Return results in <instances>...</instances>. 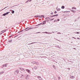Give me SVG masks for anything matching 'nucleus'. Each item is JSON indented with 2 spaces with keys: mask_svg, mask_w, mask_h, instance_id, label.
Instances as JSON below:
<instances>
[{
  "mask_svg": "<svg viewBox=\"0 0 80 80\" xmlns=\"http://www.w3.org/2000/svg\"><path fill=\"white\" fill-rule=\"evenodd\" d=\"M33 28L30 27L29 28L28 27L25 29V30H25V31H28V30H32V29H33Z\"/></svg>",
  "mask_w": 80,
  "mask_h": 80,
  "instance_id": "f257e3e1",
  "label": "nucleus"
},
{
  "mask_svg": "<svg viewBox=\"0 0 80 80\" xmlns=\"http://www.w3.org/2000/svg\"><path fill=\"white\" fill-rule=\"evenodd\" d=\"M19 72H20L19 70H16L14 73L15 75H17L18 73H19Z\"/></svg>",
  "mask_w": 80,
  "mask_h": 80,
  "instance_id": "f03ea898",
  "label": "nucleus"
},
{
  "mask_svg": "<svg viewBox=\"0 0 80 80\" xmlns=\"http://www.w3.org/2000/svg\"><path fill=\"white\" fill-rule=\"evenodd\" d=\"M26 71L29 74H31V71L30 69H25Z\"/></svg>",
  "mask_w": 80,
  "mask_h": 80,
  "instance_id": "7ed1b4c3",
  "label": "nucleus"
},
{
  "mask_svg": "<svg viewBox=\"0 0 80 80\" xmlns=\"http://www.w3.org/2000/svg\"><path fill=\"white\" fill-rule=\"evenodd\" d=\"M7 65H8V63H6L5 64H4L2 65V68H3L4 67H7Z\"/></svg>",
  "mask_w": 80,
  "mask_h": 80,
  "instance_id": "20e7f679",
  "label": "nucleus"
},
{
  "mask_svg": "<svg viewBox=\"0 0 80 80\" xmlns=\"http://www.w3.org/2000/svg\"><path fill=\"white\" fill-rule=\"evenodd\" d=\"M44 33H46V34H52V32H44Z\"/></svg>",
  "mask_w": 80,
  "mask_h": 80,
  "instance_id": "39448f33",
  "label": "nucleus"
},
{
  "mask_svg": "<svg viewBox=\"0 0 80 80\" xmlns=\"http://www.w3.org/2000/svg\"><path fill=\"white\" fill-rule=\"evenodd\" d=\"M42 25H45L46 24V21H44L42 22Z\"/></svg>",
  "mask_w": 80,
  "mask_h": 80,
  "instance_id": "423d86ee",
  "label": "nucleus"
},
{
  "mask_svg": "<svg viewBox=\"0 0 80 80\" xmlns=\"http://www.w3.org/2000/svg\"><path fill=\"white\" fill-rule=\"evenodd\" d=\"M29 75H28L25 78L27 80H28L29 78Z\"/></svg>",
  "mask_w": 80,
  "mask_h": 80,
  "instance_id": "0eeeda50",
  "label": "nucleus"
},
{
  "mask_svg": "<svg viewBox=\"0 0 80 80\" xmlns=\"http://www.w3.org/2000/svg\"><path fill=\"white\" fill-rule=\"evenodd\" d=\"M41 18H45V16L44 15H41Z\"/></svg>",
  "mask_w": 80,
  "mask_h": 80,
  "instance_id": "6e6552de",
  "label": "nucleus"
},
{
  "mask_svg": "<svg viewBox=\"0 0 80 80\" xmlns=\"http://www.w3.org/2000/svg\"><path fill=\"white\" fill-rule=\"evenodd\" d=\"M38 78H39V79H40V80H42V78H41V76H38Z\"/></svg>",
  "mask_w": 80,
  "mask_h": 80,
  "instance_id": "1a4fd4ad",
  "label": "nucleus"
},
{
  "mask_svg": "<svg viewBox=\"0 0 80 80\" xmlns=\"http://www.w3.org/2000/svg\"><path fill=\"white\" fill-rule=\"evenodd\" d=\"M62 13H68V12H70V11H62Z\"/></svg>",
  "mask_w": 80,
  "mask_h": 80,
  "instance_id": "9d476101",
  "label": "nucleus"
},
{
  "mask_svg": "<svg viewBox=\"0 0 80 80\" xmlns=\"http://www.w3.org/2000/svg\"><path fill=\"white\" fill-rule=\"evenodd\" d=\"M3 73H4V71H2L1 72H0V74L1 75H2V74H3Z\"/></svg>",
  "mask_w": 80,
  "mask_h": 80,
  "instance_id": "9b49d317",
  "label": "nucleus"
},
{
  "mask_svg": "<svg viewBox=\"0 0 80 80\" xmlns=\"http://www.w3.org/2000/svg\"><path fill=\"white\" fill-rule=\"evenodd\" d=\"M71 11L72 12H73V13H74L76 12V11H75V10H71Z\"/></svg>",
  "mask_w": 80,
  "mask_h": 80,
  "instance_id": "f8f14e48",
  "label": "nucleus"
},
{
  "mask_svg": "<svg viewBox=\"0 0 80 80\" xmlns=\"http://www.w3.org/2000/svg\"><path fill=\"white\" fill-rule=\"evenodd\" d=\"M52 67L54 69H56L57 68H56V67H55V66L53 65L52 66Z\"/></svg>",
  "mask_w": 80,
  "mask_h": 80,
  "instance_id": "ddd939ff",
  "label": "nucleus"
},
{
  "mask_svg": "<svg viewBox=\"0 0 80 80\" xmlns=\"http://www.w3.org/2000/svg\"><path fill=\"white\" fill-rule=\"evenodd\" d=\"M6 31H7V30L6 29H5V30H2V31H1V33H2H2L3 32H6Z\"/></svg>",
  "mask_w": 80,
  "mask_h": 80,
  "instance_id": "4468645a",
  "label": "nucleus"
},
{
  "mask_svg": "<svg viewBox=\"0 0 80 80\" xmlns=\"http://www.w3.org/2000/svg\"><path fill=\"white\" fill-rule=\"evenodd\" d=\"M9 13H10V12H7L6 13H5L6 14V15H8Z\"/></svg>",
  "mask_w": 80,
  "mask_h": 80,
  "instance_id": "2eb2a0df",
  "label": "nucleus"
},
{
  "mask_svg": "<svg viewBox=\"0 0 80 80\" xmlns=\"http://www.w3.org/2000/svg\"><path fill=\"white\" fill-rule=\"evenodd\" d=\"M75 78V76H71V78H72V79H73V78Z\"/></svg>",
  "mask_w": 80,
  "mask_h": 80,
  "instance_id": "dca6fc26",
  "label": "nucleus"
},
{
  "mask_svg": "<svg viewBox=\"0 0 80 80\" xmlns=\"http://www.w3.org/2000/svg\"><path fill=\"white\" fill-rule=\"evenodd\" d=\"M21 71H25V69H24V68H22V69L21 70Z\"/></svg>",
  "mask_w": 80,
  "mask_h": 80,
  "instance_id": "f3484780",
  "label": "nucleus"
},
{
  "mask_svg": "<svg viewBox=\"0 0 80 80\" xmlns=\"http://www.w3.org/2000/svg\"><path fill=\"white\" fill-rule=\"evenodd\" d=\"M11 12H12V13H15V11H14V10H12V11H11Z\"/></svg>",
  "mask_w": 80,
  "mask_h": 80,
  "instance_id": "a211bd4d",
  "label": "nucleus"
},
{
  "mask_svg": "<svg viewBox=\"0 0 80 80\" xmlns=\"http://www.w3.org/2000/svg\"><path fill=\"white\" fill-rule=\"evenodd\" d=\"M61 8L62 9H64V8H65V7H64V6H62Z\"/></svg>",
  "mask_w": 80,
  "mask_h": 80,
  "instance_id": "6ab92c4d",
  "label": "nucleus"
},
{
  "mask_svg": "<svg viewBox=\"0 0 80 80\" xmlns=\"http://www.w3.org/2000/svg\"><path fill=\"white\" fill-rule=\"evenodd\" d=\"M72 10H76L77 8H72Z\"/></svg>",
  "mask_w": 80,
  "mask_h": 80,
  "instance_id": "aec40b11",
  "label": "nucleus"
},
{
  "mask_svg": "<svg viewBox=\"0 0 80 80\" xmlns=\"http://www.w3.org/2000/svg\"><path fill=\"white\" fill-rule=\"evenodd\" d=\"M6 15V14H5V13H4V14H3L2 15V16H5Z\"/></svg>",
  "mask_w": 80,
  "mask_h": 80,
  "instance_id": "412c9836",
  "label": "nucleus"
},
{
  "mask_svg": "<svg viewBox=\"0 0 80 80\" xmlns=\"http://www.w3.org/2000/svg\"><path fill=\"white\" fill-rule=\"evenodd\" d=\"M22 73H23V74H25V73H26L25 72V71H23L22 72H21Z\"/></svg>",
  "mask_w": 80,
  "mask_h": 80,
  "instance_id": "4be33fe9",
  "label": "nucleus"
},
{
  "mask_svg": "<svg viewBox=\"0 0 80 80\" xmlns=\"http://www.w3.org/2000/svg\"><path fill=\"white\" fill-rule=\"evenodd\" d=\"M12 42V40H9L8 41V42H9V43H11V42Z\"/></svg>",
  "mask_w": 80,
  "mask_h": 80,
  "instance_id": "5701e85b",
  "label": "nucleus"
},
{
  "mask_svg": "<svg viewBox=\"0 0 80 80\" xmlns=\"http://www.w3.org/2000/svg\"><path fill=\"white\" fill-rule=\"evenodd\" d=\"M19 70H21V71H22V68H19Z\"/></svg>",
  "mask_w": 80,
  "mask_h": 80,
  "instance_id": "b1692460",
  "label": "nucleus"
},
{
  "mask_svg": "<svg viewBox=\"0 0 80 80\" xmlns=\"http://www.w3.org/2000/svg\"><path fill=\"white\" fill-rule=\"evenodd\" d=\"M58 14H57L54 15V17H57V16H58Z\"/></svg>",
  "mask_w": 80,
  "mask_h": 80,
  "instance_id": "393cba45",
  "label": "nucleus"
},
{
  "mask_svg": "<svg viewBox=\"0 0 80 80\" xmlns=\"http://www.w3.org/2000/svg\"><path fill=\"white\" fill-rule=\"evenodd\" d=\"M45 21H46V22H48L50 21V20H46Z\"/></svg>",
  "mask_w": 80,
  "mask_h": 80,
  "instance_id": "a878e982",
  "label": "nucleus"
},
{
  "mask_svg": "<svg viewBox=\"0 0 80 80\" xmlns=\"http://www.w3.org/2000/svg\"><path fill=\"white\" fill-rule=\"evenodd\" d=\"M40 25H41L40 24V23L39 24L37 25H36V26L37 27V26H40Z\"/></svg>",
  "mask_w": 80,
  "mask_h": 80,
  "instance_id": "bb28decb",
  "label": "nucleus"
},
{
  "mask_svg": "<svg viewBox=\"0 0 80 80\" xmlns=\"http://www.w3.org/2000/svg\"><path fill=\"white\" fill-rule=\"evenodd\" d=\"M54 20V18L50 19V21H52V20Z\"/></svg>",
  "mask_w": 80,
  "mask_h": 80,
  "instance_id": "cd10ccee",
  "label": "nucleus"
},
{
  "mask_svg": "<svg viewBox=\"0 0 80 80\" xmlns=\"http://www.w3.org/2000/svg\"><path fill=\"white\" fill-rule=\"evenodd\" d=\"M48 20H50V18H49V17H48Z\"/></svg>",
  "mask_w": 80,
  "mask_h": 80,
  "instance_id": "c85d7f7f",
  "label": "nucleus"
},
{
  "mask_svg": "<svg viewBox=\"0 0 80 80\" xmlns=\"http://www.w3.org/2000/svg\"><path fill=\"white\" fill-rule=\"evenodd\" d=\"M24 30H25V29H23L22 31H20L21 32H23V31H24Z\"/></svg>",
  "mask_w": 80,
  "mask_h": 80,
  "instance_id": "c756f323",
  "label": "nucleus"
},
{
  "mask_svg": "<svg viewBox=\"0 0 80 80\" xmlns=\"http://www.w3.org/2000/svg\"><path fill=\"white\" fill-rule=\"evenodd\" d=\"M34 17H38V15L35 16Z\"/></svg>",
  "mask_w": 80,
  "mask_h": 80,
  "instance_id": "7c9ffc66",
  "label": "nucleus"
},
{
  "mask_svg": "<svg viewBox=\"0 0 80 80\" xmlns=\"http://www.w3.org/2000/svg\"><path fill=\"white\" fill-rule=\"evenodd\" d=\"M58 78L59 79L58 80H60V78L59 77H58Z\"/></svg>",
  "mask_w": 80,
  "mask_h": 80,
  "instance_id": "2f4dec72",
  "label": "nucleus"
},
{
  "mask_svg": "<svg viewBox=\"0 0 80 80\" xmlns=\"http://www.w3.org/2000/svg\"><path fill=\"white\" fill-rule=\"evenodd\" d=\"M57 34H61V33L60 32H58L57 33Z\"/></svg>",
  "mask_w": 80,
  "mask_h": 80,
  "instance_id": "473e14b6",
  "label": "nucleus"
},
{
  "mask_svg": "<svg viewBox=\"0 0 80 80\" xmlns=\"http://www.w3.org/2000/svg\"><path fill=\"white\" fill-rule=\"evenodd\" d=\"M57 21H58V22H59V21H60V19H58L57 20Z\"/></svg>",
  "mask_w": 80,
  "mask_h": 80,
  "instance_id": "72a5a7b5",
  "label": "nucleus"
},
{
  "mask_svg": "<svg viewBox=\"0 0 80 80\" xmlns=\"http://www.w3.org/2000/svg\"><path fill=\"white\" fill-rule=\"evenodd\" d=\"M38 17H39V18H41V16L38 15Z\"/></svg>",
  "mask_w": 80,
  "mask_h": 80,
  "instance_id": "f704fd0d",
  "label": "nucleus"
},
{
  "mask_svg": "<svg viewBox=\"0 0 80 80\" xmlns=\"http://www.w3.org/2000/svg\"><path fill=\"white\" fill-rule=\"evenodd\" d=\"M34 68H35V69H37V68L36 67H34Z\"/></svg>",
  "mask_w": 80,
  "mask_h": 80,
  "instance_id": "c9c22d12",
  "label": "nucleus"
},
{
  "mask_svg": "<svg viewBox=\"0 0 80 80\" xmlns=\"http://www.w3.org/2000/svg\"><path fill=\"white\" fill-rule=\"evenodd\" d=\"M54 13H57V11H55V12H54Z\"/></svg>",
  "mask_w": 80,
  "mask_h": 80,
  "instance_id": "e433bc0d",
  "label": "nucleus"
},
{
  "mask_svg": "<svg viewBox=\"0 0 80 80\" xmlns=\"http://www.w3.org/2000/svg\"><path fill=\"white\" fill-rule=\"evenodd\" d=\"M4 32H2L1 33H0V35H2V33H4Z\"/></svg>",
  "mask_w": 80,
  "mask_h": 80,
  "instance_id": "4c0bfd02",
  "label": "nucleus"
},
{
  "mask_svg": "<svg viewBox=\"0 0 80 80\" xmlns=\"http://www.w3.org/2000/svg\"><path fill=\"white\" fill-rule=\"evenodd\" d=\"M45 20H48V17H47L45 18Z\"/></svg>",
  "mask_w": 80,
  "mask_h": 80,
  "instance_id": "58836bf2",
  "label": "nucleus"
},
{
  "mask_svg": "<svg viewBox=\"0 0 80 80\" xmlns=\"http://www.w3.org/2000/svg\"><path fill=\"white\" fill-rule=\"evenodd\" d=\"M51 15H53V12H51Z\"/></svg>",
  "mask_w": 80,
  "mask_h": 80,
  "instance_id": "ea45409f",
  "label": "nucleus"
},
{
  "mask_svg": "<svg viewBox=\"0 0 80 80\" xmlns=\"http://www.w3.org/2000/svg\"><path fill=\"white\" fill-rule=\"evenodd\" d=\"M57 22V20H55L54 21V22Z\"/></svg>",
  "mask_w": 80,
  "mask_h": 80,
  "instance_id": "a19ab883",
  "label": "nucleus"
},
{
  "mask_svg": "<svg viewBox=\"0 0 80 80\" xmlns=\"http://www.w3.org/2000/svg\"><path fill=\"white\" fill-rule=\"evenodd\" d=\"M41 25H43V22H41L40 23Z\"/></svg>",
  "mask_w": 80,
  "mask_h": 80,
  "instance_id": "79ce46f5",
  "label": "nucleus"
},
{
  "mask_svg": "<svg viewBox=\"0 0 80 80\" xmlns=\"http://www.w3.org/2000/svg\"><path fill=\"white\" fill-rule=\"evenodd\" d=\"M22 78H23V77H24V75H22Z\"/></svg>",
  "mask_w": 80,
  "mask_h": 80,
  "instance_id": "37998d69",
  "label": "nucleus"
},
{
  "mask_svg": "<svg viewBox=\"0 0 80 80\" xmlns=\"http://www.w3.org/2000/svg\"><path fill=\"white\" fill-rule=\"evenodd\" d=\"M20 32H22V31H18V33H20Z\"/></svg>",
  "mask_w": 80,
  "mask_h": 80,
  "instance_id": "c03bdc74",
  "label": "nucleus"
},
{
  "mask_svg": "<svg viewBox=\"0 0 80 80\" xmlns=\"http://www.w3.org/2000/svg\"><path fill=\"white\" fill-rule=\"evenodd\" d=\"M41 33L40 32H38L36 33Z\"/></svg>",
  "mask_w": 80,
  "mask_h": 80,
  "instance_id": "a18cd8bd",
  "label": "nucleus"
},
{
  "mask_svg": "<svg viewBox=\"0 0 80 80\" xmlns=\"http://www.w3.org/2000/svg\"><path fill=\"white\" fill-rule=\"evenodd\" d=\"M32 63H35V62H32Z\"/></svg>",
  "mask_w": 80,
  "mask_h": 80,
  "instance_id": "49530a36",
  "label": "nucleus"
},
{
  "mask_svg": "<svg viewBox=\"0 0 80 80\" xmlns=\"http://www.w3.org/2000/svg\"><path fill=\"white\" fill-rule=\"evenodd\" d=\"M76 33H77V34H79V32H77Z\"/></svg>",
  "mask_w": 80,
  "mask_h": 80,
  "instance_id": "de8ad7c7",
  "label": "nucleus"
},
{
  "mask_svg": "<svg viewBox=\"0 0 80 80\" xmlns=\"http://www.w3.org/2000/svg\"><path fill=\"white\" fill-rule=\"evenodd\" d=\"M73 38H74V39H75V40H76V38H75V37H72Z\"/></svg>",
  "mask_w": 80,
  "mask_h": 80,
  "instance_id": "09e8293b",
  "label": "nucleus"
},
{
  "mask_svg": "<svg viewBox=\"0 0 80 80\" xmlns=\"http://www.w3.org/2000/svg\"><path fill=\"white\" fill-rule=\"evenodd\" d=\"M50 17H53L52 16V15H50Z\"/></svg>",
  "mask_w": 80,
  "mask_h": 80,
  "instance_id": "8fccbe9b",
  "label": "nucleus"
},
{
  "mask_svg": "<svg viewBox=\"0 0 80 80\" xmlns=\"http://www.w3.org/2000/svg\"><path fill=\"white\" fill-rule=\"evenodd\" d=\"M78 40H80V38H77Z\"/></svg>",
  "mask_w": 80,
  "mask_h": 80,
  "instance_id": "3c124183",
  "label": "nucleus"
},
{
  "mask_svg": "<svg viewBox=\"0 0 80 80\" xmlns=\"http://www.w3.org/2000/svg\"><path fill=\"white\" fill-rule=\"evenodd\" d=\"M26 2V3H28V0Z\"/></svg>",
  "mask_w": 80,
  "mask_h": 80,
  "instance_id": "603ef678",
  "label": "nucleus"
},
{
  "mask_svg": "<svg viewBox=\"0 0 80 80\" xmlns=\"http://www.w3.org/2000/svg\"><path fill=\"white\" fill-rule=\"evenodd\" d=\"M29 2H31L32 1V0H28Z\"/></svg>",
  "mask_w": 80,
  "mask_h": 80,
  "instance_id": "864d4df0",
  "label": "nucleus"
},
{
  "mask_svg": "<svg viewBox=\"0 0 80 80\" xmlns=\"http://www.w3.org/2000/svg\"><path fill=\"white\" fill-rule=\"evenodd\" d=\"M33 43H31L29 44L28 45H31V44H32Z\"/></svg>",
  "mask_w": 80,
  "mask_h": 80,
  "instance_id": "5fc2aeb1",
  "label": "nucleus"
},
{
  "mask_svg": "<svg viewBox=\"0 0 80 80\" xmlns=\"http://www.w3.org/2000/svg\"><path fill=\"white\" fill-rule=\"evenodd\" d=\"M68 69L69 70H70V68H68Z\"/></svg>",
  "mask_w": 80,
  "mask_h": 80,
  "instance_id": "6e6d98bb",
  "label": "nucleus"
},
{
  "mask_svg": "<svg viewBox=\"0 0 80 80\" xmlns=\"http://www.w3.org/2000/svg\"><path fill=\"white\" fill-rule=\"evenodd\" d=\"M58 10H60V9L59 8L58 9Z\"/></svg>",
  "mask_w": 80,
  "mask_h": 80,
  "instance_id": "4d7b16f0",
  "label": "nucleus"
},
{
  "mask_svg": "<svg viewBox=\"0 0 80 80\" xmlns=\"http://www.w3.org/2000/svg\"><path fill=\"white\" fill-rule=\"evenodd\" d=\"M52 16V17H55V16H54V15H53Z\"/></svg>",
  "mask_w": 80,
  "mask_h": 80,
  "instance_id": "13d9d810",
  "label": "nucleus"
},
{
  "mask_svg": "<svg viewBox=\"0 0 80 80\" xmlns=\"http://www.w3.org/2000/svg\"><path fill=\"white\" fill-rule=\"evenodd\" d=\"M73 49H74L75 50H76V48H73Z\"/></svg>",
  "mask_w": 80,
  "mask_h": 80,
  "instance_id": "bf43d9fd",
  "label": "nucleus"
},
{
  "mask_svg": "<svg viewBox=\"0 0 80 80\" xmlns=\"http://www.w3.org/2000/svg\"><path fill=\"white\" fill-rule=\"evenodd\" d=\"M75 21H77V19H75Z\"/></svg>",
  "mask_w": 80,
  "mask_h": 80,
  "instance_id": "052dcab7",
  "label": "nucleus"
},
{
  "mask_svg": "<svg viewBox=\"0 0 80 80\" xmlns=\"http://www.w3.org/2000/svg\"><path fill=\"white\" fill-rule=\"evenodd\" d=\"M16 37V36H14V38H15Z\"/></svg>",
  "mask_w": 80,
  "mask_h": 80,
  "instance_id": "680f3d73",
  "label": "nucleus"
},
{
  "mask_svg": "<svg viewBox=\"0 0 80 80\" xmlns=\"http://www.w3.org/2000/svg\"><path fill=\"white\" fill-rule=\"evenodd\" d=\"M34 28H37V27H35Z\"/></svg>",
  "mask_w": 80,
  "mask_h": 80,
  "instance_id": "e2e57ef3",
  "label": "nucleus"
},
{
  "mask_svg": "<svg viewBox=\"0 0 80 80\" xmlns=\"http://www.w3.org/2000/svg\"><path fill=\"white\" fill-rule=\"evenodd\" d=\"M58 48H60V47H59V46H58Z\"/></svg>",
  "mask_w": 80,
  "mask_h": 80,
  "instance_id": "0e129e2a",
  "label": "nucleus"
},
{
  "mask_svg": "<svg viewBox=\"0 0 80 80\" xmlns=\"http://www.w3.org/2000/svg\"><path fill=\"white\" fill-rule=\"evenodd\" d=\"M21 78H22V76H21Z\"/></svg>",
  "mask_w": 80,
  "mask_h": 80,
  "instance_id": "69168bd1",
  "label": "nucleus"
},
{
  "mask_svg": "<svg viewBox=\"0 0 80 80\" xmlns=\"http://www.w3.org/2000/svg\"><path fill=\"white\" fill-rule=\"evenodd\" d=\"M52 33H55V32H52Z\"/></svg>",
  "mask_w": 80,
  "mask_h": 80,
  "instance_id": "338daca9",
  "label": "nucleus"
},
{
  "mask_svg": "<svg viewBox=\"0 0 80 80\" xmlns=\"http://www.w3.org/2000/svg\"><path fill=\"white\" fill-rule=\"evenodd\" d=\"M78 30H80V28L78 29Z\"/></svg>",
  "mask_w": 80,
  "mask_h": 80,
  "instance_id": "774afa93",
  "label": "nucleus"
}]
</instances>
